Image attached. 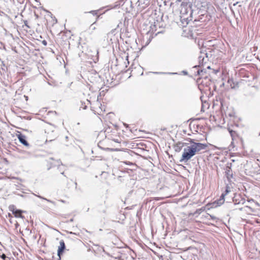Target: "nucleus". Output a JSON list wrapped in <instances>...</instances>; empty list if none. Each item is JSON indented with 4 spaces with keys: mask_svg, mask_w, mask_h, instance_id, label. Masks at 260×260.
Segmentation results:
<instances>
[{
    "mask_svg": "<svg viewBox=\"0 0 260 260\" xmlns=\"http://www.w3.org/2000/svg\"><path fill=\"white\" fill-rule=\"evenodd\" d=\"M201 140L202 139L198 140L190 138L188 139V142L191 145L184 149L180 159L181 161H187L196 154L199 153L200 151L206 149L207 147V144L195 142V141H199Z\"/></svg>",
    "mask_w": 260,
    "mask_h": 260,
    "instance_id": "nucleus-1",
    "label": "nucleus"
},
{
    "mask_svg": "<svg viewBox=\"0 0 260 260\" xmlns=\"http://www.w3.org/2000/svg\"><path fill=\"white\" fill-rule=\"evenodd\" d=\"M106 132V137L107 138L119 143L125 142L126 140L129 137L127 133L131 134L127 127L124 130L121 131L116 129H107Z\"/></svg>",
    "mask_w": 260,
    "mask_h": 260,
    "instance_id": "nucleus-2",
    "label": "nucleus"
},
{
    "mask_svg": "<svg viewBox=\"0 0 260 260\" xmlns=\"http://www.w3.org/2000/svg\"><path fill=\"white\" fill-rule=\"evenodd\" d=\"M240 210L247 214L256 215L260 211V205L253 200H249Z\"/></svg>",
    "mask_w": 260,
    "mask_h": 260,
    "instance_id": "nucleus-3",
    "label": "nucleus"
},
{
    "mask_svg": "<svg viewBox=\"0 0 260 260\" xmlns=\"http://www.w3.org/2000/svg\"><path fill=\"white\" fill-rule=\"evenodd\" d=\"M92 111L95 114L102 115L107 112V107L104 103L97 101L91 106Z\"/></svg>",
    "mask_w": 260,
    "mask_h": 260,
    "instance_id": "nucleus-4",
    "label": "nucleus"
},
{
    "mask_svg": "<svg viewBox=\"0 0 260 260\" xmlns=\"http://www.w3.org/2000/svg\"><path fill=\"white\" fill-rule=\"evenodd\" d=\"M231 191L229 186H226L225 191L221 194L220 198L218 200L214 201L211 203L212 207H217L222 205L225 201V197Z\"/></svg>",
    "mask_w": 260,
    "mask_h": 260,
    "instance_id": "nucleus-5",
    "label": "nucleus"
},
{
    "mask_svg": "<svg viewBox=\"0 0 260 260\" xmlns=\"http://www.w3.org/2000/svg\"><path fill=\"white\" fill-rule=\"evenodd\" d=\"M8 182L6 180L0 179V192L2 193L0 198H4L9 196Z\"/></svg>",
    "mask_w": 260,
    "mask_h": 260,
    "instance_id": "nucleus-6",
    "label": "nucleus"
},
{
    "mask_svg": "<svg viewBox=\"0 0 260 260\" xmlns=\"http://www.w3.org/2000/svg\"><path fill=\"white\" fill-rule=\"evenodd\" d=\"M9 210L12 212L16 218H21L23 219L24 216L22 215L25 212L24 211L17 209L14 205L9 206Z\"/></svg>",
    "mask_w": 260,
    "mask_h": 260,
    "instance_id": "nucleus-7",
    "label": "nucleus"
},
{
    "mask_svg": "<svg viewBox=\"0 0 260 260\" xmlns=\"http://www.w3.org/2000/svg\"><path fill=\"white\" fill-rule=\"evenodd\" d=\"M228 129L232 138L233 141L232 144L234 145L235 143H238V141H239L242 144L243 140L242 138L240 137L237 132L230 128Z\"/></svg>",
    "mask_w": 260,
    "mask_h": 260,
    "instance_id": "nucleus-8",
    "label": "nucleus"
},
{
    "mask_svg": "<svg viewBox=\"0 0 260 260\" xmlns=\"http://www.w3.org/2000/svg\"><path fill=\"white\" fill-rule=\"evenodd\" d=\"M16 136L18 138L19 142L23 144L24 146L28 147L29 146V144L26 140V137L21 134L20 132H18V133L16 134Z\"/></svg>",
    "mask_w": 260,
    "mask_h": 260,
    "instance_id": "nucleus-9",
    "label": "nucleus"
},
{
    "mask_svg": "<svg viewBox=\"0 0 260 260\" xmlns=\"http://www.w3.org/2000/svg\"><path fill=\"white\" fill-rule=\"evenodd\" d=\"M66 248L65 243L63 240H61L59 242V246L58 247L57 250V255L59 259L61 258V255L62 254L64 249Z\"/></svg>",
    "mask_w": 260,
    "mask_h": 260,
    "instance_id": "nucleus-10",
    "label": "nucleus"
},
{
    "mask_svg": "<svg viewBox=\"0 0 260 260\" xmlns=\"http://www.w3.org/2000/svg\"><path fill=\"white\" fill-rule=\"evenodd\" d=\"M228 83L232 88H236L238 87V83L235 82L233 79H230L228 81Z\"/></svg>",
    "mask_w": 260,
    "mask_h": 260,
    "instance_id": "nucleus-11",
    "label": "nucleus"
},
{
    "mask_svg": "<svg viewBox=\"0 0 260 260\" xmlns=\"http://www.w3.org/2000/svg\"><path fill=\"white\" fill-rule=\"evenodd\" d=\"M184 143L178 142L175 145V150L176 151H180L181 150L182 148L184 146Z\"/></svg>",
    "mask_w": 260,
    "mask_h": 260,
    "instance_id": "nucleus-12",
    "label": "nucleus"
},
{
    "mask_svg": "<svg viewBox=\"0 0 260 260\" xmlns=\"http://www.w3.org/2000/svg\"><path fill=\"white\" fill-rule=\"evenodd\" d=\"M49 17L50 19H51V25H53L57 22V19L55 18V17H53L51 14V15H49Z\"/></svg>",
    "mask_w": 260,
    "mask_h": 260,
    "instance_id": "nucleus-13",
    "label": "nucleus"
},
{
    "mask_svg": "<svg viewBox=\"0 0 260 260\" xmlns=\"http://www.w3.org/2000/svg\"><path fill=\"white\" fill-rule=\"evenodd\" d=\"M256 164L260 167V156L257 157Z\"/></svg>",
    "mask_w": 260,
    "mask_h": 260,
    "instance_id": "nucleus-14",
    "label": "nucleus"
},
{
    "mask_svg": "<svg viewBox=\"0 0 260 260\" xmlns=\"http://www.w3.org/2000/svg\"><path fill=\"white\" fill-rule=\"evenodd\" d=\"M123 163H124L126 165H135L136 166V165L130 161H123Z\"/></svg>",
    "mask_w": 260,
    "mask_h": 260,
    "instance_id": "nucleus-15",
    "label": "nucleus"
},
{
    "mask_svg": "<svg viewBox=\"0 0 260 260\" xmlns=\"http://www.w3.org/2000/svg\"><path fill=\"white\" fill-rule=\"evenodd\" d=\"M90 13H92L93 15L97 16L98 15V11H92Z\"/></svg>",
    "mask_w": 260,
    "mask_h": 260,
    "instance_id": "nucleus-16",
    "label": "nucleus"
},
{
    "mask_svg": "<svg viewBox=\"0 0 260 260\" xmlns=\"http://www.w3.org/2000/svg\"><path fill=\"white\" fill-rule=\"evenodd\" d=\"M1 258L4 260H6L7 256L5 254H3L1 256Z\"/></svg>",
    "mask_w": 260,
    "mask_h": 260,
    "instance_id": "nucleus-17",
    "label": "nucleus"
},
{
    "mask_svg": "<svg viewBox=\"0 0 260 260\" xmlns=\"http://www.w3.org/2000/svg\"><path fill=\"white\" fill-rule=\"evenodd\" d=\"M207 215H208V216H210V217H211V219H216V217H215L214 216H213V215H210L209 214H207Z\"/></svg>",
    "mask_w": 260,
    "mask_h": 260,
    "instance_id": "nucleus-18",
    "label": "nucleus"
},
{
    "mask_svg": "<svg viewBox=\"0 0 260 260\" xmlns=\"http://www.w3.org/2000/svg\"><path fill=\"white\" fill-rule=\"evenodd\" d=\"M128 131L130 133H131V132L129 129H128ZM127 134L129 136V138H131V139H133V138H132V136H131L132 134H129L128 133H127ZM128 138H129V137Z\"/></svg>",
    "mask_w": 260,
    "mask_h": 260,
    "instance_id": "nucleus-19",
    "label": "nucleus"
},
{
    "mask_svg": "<svg viewBox=\"0 0 260 260\" xmlns=\"http://www.w3.org/2000/svg\"><path fill=\"white\" fill-rule=\"evenodd\" d=\"M74 220V218L73 217H72L71 219H70V221H73Z\"/></svg>",
    "mask_w": 260,
    "mask_h": 260,
    "instance_id": "nucleus-20",
    "label": "nucleus"
},
{
    "mask_svg": "<svg viewBox=\"0 0 260 260\" xmlns=\"http://www.w3.org/2000/svg\"><path fill=\"white\" fill-rule=\"evenodd\" d=\"M9 217H12L10 213L9 214Z\"/></svg>",
    "mask_w": 260,
    "mask_h": 260,
    "instance_id": "nucleus-21",
    "label": "nucleus"
}]
</instances>
